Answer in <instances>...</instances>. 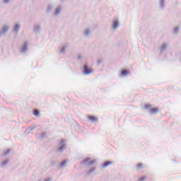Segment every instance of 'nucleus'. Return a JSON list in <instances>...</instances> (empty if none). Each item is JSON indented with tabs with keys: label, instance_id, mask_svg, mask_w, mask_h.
<instances>
[{
	"label": "nucleus",
	"instance_id": "1",
	"mask_svg": "<svg viewBox=\"0 0 181 181\" xmlns=\"http://www.w3.org/2000/svg\"><path fill=\"white\" fill-rule=\"evenodd\" d=\"M93 69L90 68L87 64H85L83 66V74L85 76H90L91 73H93Z\"/></svg>",
	"mask_w": 181,
	"mask_h": 181
},
{
	"label": "nucleus",
	"instance_id": "2",
	"mask_svg": "<svg viewBox=\"0 0 181 181\" xmlns=\"http://www.w3.org/2000/svg\"><path fill=\"white\" fill-rule=\"evenodd\" d=\"M64 142H66V141H64V139H62L59 144V148L57 149V151L59 152V153H62V152H63V151H64V148H66V144H64Z\"/></svg>",
	"mask_w": 181,
	"mask_h": 181
},
{
	"label": "nucleus",
	"instance_id": "3",
	"mask_svg": "<svg viewBox=\"0 0 181 181\" xmlns=\"http://www.w3.org/2000/svg\"><path fill=\"white\" fill-rule=\"evenodd\" d=\"M33 32L35 33H39L40 32H42V25L40 24H35L33 26Z\"/></svg>",
	"mask_w": 181,
	"mask_h": 181
},
{
	"label": "nucleus",
	"instance_id": "4",
	"mask_svg": "<svg viewBox=\"0 0 181 181\" xmlns=\"http://www.w3.org/2000/svg\"><path fill=\"white\" fill-rule=\"evenodd\" d=\"M88 119H89V122H98V117L93 115H88Z\"/></svg>",
	"mask_w": 181,
	"mask_h": 181
},
{
	"label": "nucleus",
	"instance_id": "5",
	"mask_svg": "<svg viewBox=\"0 0 181 181\" xmlns=\"http://www.w3.org/2000/svg\"><path fill=\"white\" fill-rule=\"evenodd\" d=\"M28 50V41H25L21 49V53H25Z\"/></svg>",
	"mask_w": 181,
	"mask_h": 181
},
{
	"label": "nucleus",
	"instance_id": "6",
	"mask_svg": "<svg viewBox=\"0 0 181 181\" xmlns=\"http://www.w3.org/2000/svg\"><path fill=\"white\" fill-rule=\"evenodd\" d=\"M118 26H119V23L118 22V20L116 19L112 23V29H113V30H115V29H117Z\"/></svg>",
	"mask_w": 181,
	"mask_h": 181
},
{
	"label": "nucleus",
	"instance_id": "7",
	"mask_svg": "<svg viewBox=\"0 0 181 181\" xmlns=\"http://www.w3.org/2000/svg\"><path fill=\"white\" fill-rule=\"evenodd\" d=\"M19 30H21V25H19V24L18 23L15 24L13 29V32H14V33L18 35V33H19Z\"/></svg>",
	"mask_w": 181,
	"mask_h": 181
},
{
	"label": "nucleus",
	"instance_id": "8",
	"mask_svg": "<svg viewBox=\"0 0 181 181\" xmlns=\"http://www.w3.org/2000/svg\"><path fill=\"white\" fill-rule=\"evenodd\" d=\"M158 112H159V108L156 107V108H152L149 112V114H151V115H156V114H158Z\"/></svg>",
	"mask_w": 181,
	"mask_h": 181
},
{
	"label": "nucleus",
	"instance_id": "9",
	"mask_svg": "<svg viewBox=\"0 0 181 181\" xmlns=\"http://www.w3.org/2000/svg\"><path fill=\"white\" fill-rule=\"evenodd\" d=\"M168 47V44L167 43H163L160 47H159V50L160 52V53H163V52H165V50H166Z\"/></svg>",
	"mask_w": 181,
	"mask_h": 181
},
{
	"label": "nucleus",
	"instance_id": "10",
	"mask_svg": "<svg viewBox=\"0 0 181 181\" xmlns=\"http://www.w3.org/2000/svg\"><path fill=\"white\" fill-rule=\"evenodd\" d=\"M152 105H151L150 103H145L144 104V109L146 110V111H148V112H150L151 110L152 109Z\"/></svg>",
	"mask_w": 181,
	"mask_h": 181
},
{
	"label": "nucleus",
	"instance_id": "11",
	"mask_svg": "<svg viewBox=\"0 0 181 181\" xmlns=\"http://www.w3.org/2000/svg\"><path fill=\"white\" fill-rule=\"evenodd\" d=\"M165 0H160L159 1V7L161 9V11H163V9H165Z\"/></svg>",
	"mask_w": 181,
	"mask_h": 181
},
{
	"label": "nucleus",
	"instance_id": "12",
	"mask_svg": "<svg viewBox=\"0 0 181 181\" xmlns=\"http://www.w3.org/2000/svg\"><path fill=\"white\" fill-rule=\"evenodd\" d=\"M8 30H9V26L8 25H4V26H3L1 32L4 35V34L6 33V32H8Z\"/></svg>",
	"mask_w": 181,
	"mask_h": 181
},
{
	"label": "nucleus",
	"instance_id": "13",
	"mask_svg": "<svg viewBox=\"0 0 181 181\" xmlns=\"http://www.w3.org/2000/svg\"><path fill=\"white\" fill-rule=\"evenodd\" d=\"M33 114L35 117H40V111L37 109H35L33 110Z\"/></svg>",
	"mask_w": 181,
	"mask_h": 181
},
{
	"label": "nucleus",
	"instance_id": "14",
	"mask_svg": "<svg viewBox=\"0 0 181 181\" xmlns=\"http://www.w3.org/2000/svg\"><path fill=\"white\" fill-rule=\"evenodd\" d=\"M110 165H112V161H105L102 165V167L103 168H108V166H110Z\"/></svg>",
	"mask_w": 181,
	"mask_h": 181
},
{
	"label": "nucleus",
	"instance_id": "15",
	"mask_svg": "<svg viewBox=\"0 0 181 181\" xmlns=\"http://www.w3.org/2000/svg\"><path fill=\"white\" fill-rule=\"evenodd\" d=\"M129 74V70H122L121 71V76L125 77V76H128Z\"/></svg>",
	"mask_w": 181,
	"mask_h": 181
},
{
	"label": "nucleus",
	"instance_id": "16",
	"mask_svg": "<svg viewBox=\"0 0 181 181\" xmlns=\"http://www.w3.org/2000/svg\"><path fill=\"white\" fill-rule=\"evenodd\" d=\"M9 163V158L6 159L4 161L1 163V168H5Z\"/></svg>",
	"mask_w": 181,
	"mask_h": 181
},
{
	"label": "nucleus",
	"instance_id": "17",
	"mask_svg": "<svg viewBox=\"0 0 181 181\" xmlns=\"http://www.w3.org/2000/svg\"><path fill=\"white\" fill-rule=\"evenodd\" d=\"M62 11V8L59 6V7H57L56 9H55V12H54V15H59V13H60V12Z\"/></svg>",
	"mask_w": 181,
	"mask_h": 181
},
{
	"label": "nucleus",
	"instance_id": "18",
	"mask_svg": "<svg viewBox=\"0 0 181 181\" xmlns=\"http://www.w3.org/2000/svg\"><path fill=\"white\" fill-rule=\"evenodd\" d=\"M52 9H53V6H52V5H48L47 7V13H50Z\"/></svg>",
	"mask_w": 181,
	"mask_h": 181
},
{
	"label": "nucleus",
	"instance_id": "19",
	"mask_svg": "<svg viewBox=\"0 0 181 181\" xmlns=\"http://www.w3.org/2000/svg\"><path fill=\"white\" fill-rule=\"evenodd\" d=\"M90 32H91V30H90L89 28H87L86 30H85L84 36H86V37L88 36V35H90Z\"/></svg>",
	"mask_w": 181,
	"mask_h": 181
},
{
	"label": "nucleus",
	"instance_id": "20",
	"mask_svg": "<svg viewBox=\"0 0 181 181\" xmlns=\"http://www.w3.org/2000/svg\"><path fill=\"white\" fill-rule=\"evenodd\" d=\"M66 163H67V160L62 161L59 165V168H64V166H66Z\"/></svg>",
	"mask_w": 181,
	"mask_h": 181
},
{
	"label": "nucleus",
	"instance_id": "21",
	"mask_svg": "<svg viewBox=\"0 0 181 181\" xmlns=\"http://www.w3.org/2000/svg\"><path fill=\"white\" fill-rule=\"evenodd\" d=\"M40 138L41 139H46V138H47V136H46V132H42V133L41 134Z\"/></svg>",
	"mask_w": 181,
	"mask_h": 181
},
{
	"label": "nucleus",
	"instance_id": "22",
	"mask_svg": "<svg viewBox=\"0 0 181 181\" xmlns=\"http://www.w3.org/2000/svg\"><path fill=\"white\" fill-rule=\"evenodd\" d=\"M88 160H90V158H85L84 160L81 161V165H85V163L88 162Z\"/></svg>",
	"mask_w": 181,
	"mask_h": 181
},
{
	"label": "nucleus",
	"instance_id": "23",
	"mask_svg": "<svg viewBox=\"0 0 181 181\" xmlns=\"http://www.w3.org/2000/svg\"><path fill=\"white\" fill-rule=\"evenodd\" d=\"M66 47H67V46L64 45V46L62 47V49H60V53H65Z\"/></svg>",
	"mask_w": 181,
	"mask_h": 181
},
{
	"label": "nucleus",
	"instance_id": "24",
	"mask_svg": "<svg viewBox=\"0 0 181 181\" xmlns=\"http://www.w3.org/2000/svg\"><path fill=\"white\" fill-rule=\"evenodd\" d=\"M95 163V160H90L88 163V166H91V165H94Z\"/></svg>",
	"mask_w": 181,
	"mask_h": 181
},
{
	"label": "nucleus",
	"instance_id": "25",
	"mask_svg": "<svg viewBox=\"0 0 181 181\" xmlns=\"http://www.w3.org/2000/svg\"><path fill=\"white\" fill-rule=\"evenodd\" d=\"M95 170V167H93L92 168H90L88 171V173L90 175V173H93V172H94Z\"/></svg>",
	"mask_w": 181,
	"mask_h": 181
},
{
	"label": "nucleus",
	"instance_id": "26",
	"mask_svg": "<svg viewBox=\"0 0 181 181\" xmlns=\"http://www.w3.org/2000/svg\"><path fill=\"white\" fill-rule=\"evenodd\" d=\"M179 32V27H175L173 30L174 33H177Z\"/></svg>",
	"mask_w": 181,
	"mask_h": 181
},
{
	"label": "nucleus",
	"instance_id": "27",
	"mask_svg": "<svg viewBox=\"0 0 181 181\" xmlns=\"http://www.w3.org/2000/svg\"><path fill=\"white\" fill-rule=\"evenodd\" d=\"M97 63H98V64H101V63H103V59L98 58Z\"/></svg>",
	"mask_w": 181,
	"mask_h": 181
},
{
	"label": "nucleus",
	"instance_id": "28",
	"mask_svg": "<svg viewBox=\"0 0 181 181\" xmlns=\"http://www.w3.org/2000/svg\"><path fill=\"white\" fill-rule=\"evenodd\" d=\"M144 164L142 163H138L137 164V169H141Z\"/></svg>",
	"mask_w": 181,
	"mask_h": 181
},
{
	"label": "nucleus",
	"instance_id": "29",
	"mask_svg": "<svg viewBox=\"0 0 181 181\" xmlns=\"http://www.w3.org/2000/svg\"><path fill=\"white\" fill-rule=\"evenodd\" d=\"M9 152H11V149H7V151L4 153V156H6V155H8V153H9Z\"/></svg>",
	"mask_w": 181,
	"mask_h": 181
},
{
	"label": "nucleus",
	"instance_id": "30",
	"mask_svg": "<svg viewBox=\"0 0 181 181\" xmlns=\"http://www.w3.org/2000/svg\"><path fill=\"white\" fill-rule=\"evenodd\" d=\"M145 179H146V177L142 176L141 178H139V181H144Z\"/></svg>",
	"mask_w": 181,
	"mask_h": 181
},
{
	"label": "nucleus",
	"instance_id": "31",
	"mask_svg": "<svg viewBox=\"0 0 181 181\" xmlns=\"http://www.w3.org/2000/svg\"><path fill=\"white\" fill-rule=\"evenodd\" d=\"M9 2H11V0H4L3 4H8Z\"/></svg>",
	"mask_w": 181,
	"mask_h": 181
},
{
	"label": "nucleus",
	"instance_id": "32",
	"mask_svg": "<svg viewBox=\"0 0 181 181\" xmlns=\"http://www.w3.org/2000/svg\"><path fill=\"white\" fill-rule=\"evenodd\" d=\"M81 59H83V56H81V54H78L77 57V59L78 60H81Z\"/></svg>",
	"mask_w": 181,
	"mask_h": 181
},
{
	"label": "nucleus",
	"instance_id": "33",
	"mask_svg": "<svg viewBox=\"0 0 181 181\" xmlns=\"http://www.w3.org/2000/svg\"><path fill=\"white\" fill-rule=\"evenodd\" d=\"M44 181H52V178L49 177V178L45 180Z\"/></svg>",
	"mask_w": 181,
	"mask_h": 181
},
{
	"label": "nucleus",
	"instance_id": "34",
	"mask_svg": "<svg viewBox=\"0 0 181 181\" xmlns=\"http://www.w3.org/2000/svg\"><path fill=\"white\" fill-rule=\"evenodd\" d=\"M2 35H4V34L2 33L1 31H0V37H1V36H2Z\"/></svg>",
	"mask_w": 181,
	"mask_h": 181
}]
</instances>
